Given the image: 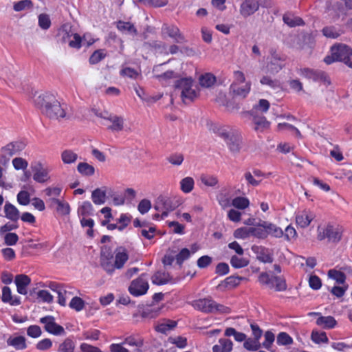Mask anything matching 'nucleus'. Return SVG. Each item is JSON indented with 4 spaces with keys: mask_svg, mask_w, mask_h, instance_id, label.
<instances>
[{
    "mask_svg": "<svg viewBox=\"0 0 352 352\" xmlns=\"http://www.w3.org/2000/svg\"><path fill=\"white\" fill-rule=\"evenodd\" d=\"M265 226L267 231V235L271 234L275 237H281L283 235V232L281 228L277 227L274 224L265 222Z\"/></svg>",
    "mask_w": 352,
    "mask_h": 352,
    "instance_id": "47",
    "label": "nucleus"
},
{
    "mask_svg": "<svg viewBox=\"0 0 352 352\" xmlns=\"http://www.w3.org/2000/svg\"><path fill=\"white\" fill-rule=\"evenodd\" d=\"M283 61L284 60L279 56L276 54L273 55L270 63V69L278 72L283 67Z\"/></svg>",
    "mask_w": 352,
    "mask_h": 352,
    "instance_id": "46",
    "label": "nucleus"
},
{
    "mask_svg": "<svg viewBox=\"0 0 352 352\" xmlns=\"http://www.w3.org/2000/svg\"><path fill=\"white\" fill-rule=\"evenodd\" d=\"M322 34L327 38H336L341 35L342 31L334 26H327L322 30Z\"/></svg>",
    "mask_w": 352,
    "mask_h": 352,
    "instance_id": "43",
    "label": "nucleus"
},
{
    "mask_svg": "<svg viewBox=\"0 0 352 352\" xmlns=\"http://www.w3.org/2000/svg\"><path fill=\"white\" fill-rule=\"evenodd\" d=\"M25 147V144L22 141L10 142L1 149L0 163L6 164L14 155L19 154Z\"/></svg>",
    "mask_w": 352,
    "mask_h": 352,
    "instance_id": "5",
    "label": "nucleus"
},
{
    "mask_svg": "<svg viewBox=\"0 0 352 352\" xmlns=\"http://www.w3.org/2000/svg\"><path fill=\"white\" fill-rule=\"evenodd\" d=\"M311 340L317 344L327 343L329 340L327 334L324 331H313L311 333Z\"/></svg>",
    "mask_w": 352,
    "mask_h": 352,
    "instance_id": "49",
    "label": "nucleus"
},
{
    "mask_svg": "<svg viewBox=\"0 0 352 352\" xmlns=\"http://www.w3.org/2000/svg\"><path fill=\"white\" fill-rule=\"evenodd\" d=\"M264 336L265 341L263 342L262 345L266 349L270 350L275 339L274 334L272 332L267 331L265 332Z\"/></svg>",
    "mask_w": 352,
    "mask_h": 352,
    "instance_id": "62",
    "label": "nucleus"
},
{
    "mask_svg": "<svg viewBox=\"0 0 352 352\" xmlns=\"http://www.w3.org/2000/svg\"><path fill=\"white\" fill-rule=\"evenodd\" d=\"M75 344L74 341L69 338H67L59 345L58 352H74Z\"/></svg>",
    "mask_w": 352,
    "mask_h": 352,
    "instance_id": "50",
    "label": "nucleus"
},
{
    "mask_svg": "<svg viewBox=\"0 0 352 352\" xmlns=\"http://www.w3.org/2000/svg\"><path fill=\"white\" fill-rule=\"evenodd\" d=\"M283 19L284 23L289 27H296L304 24V22L301 18L293 16L291 14H284Z\"/></svg>",
    "mask_w": 352,
    "mask_h": 352,
    "instance_id": "39",
    "label": "nucleus"
},
{
    "mask_svg": "<svg viewBox=\"0 0 352 352\" xmlns=\"http://www.w3.org/2000/svg\"><path fill=\"white\" fill-rule=\"evenodd\" d=\"M61 159L64 164L74 163L78 159V154L72 150H65L61 154Z\"/></svg>",
    "mask_w": 352,
    "mask_h": 352,
    "instance_id": "45",
    "label": "nucleus"
},
{
    "mask_svg": "<svg viewBox=\"0 0 352 352\" xmlns=\"http://www.w3.org/2000/svg\"><path fill=\"white\" fill-rule=\"evenodd\" d=\"M245 116L251 121L252 129L258 132L262 133L270 127V122L263 116L254 114L252 113H245Z\"/></svg>",
    "mask_w": 352,
    "mask_h": 352,
    "instance_id": "12",
    "label": "nucleus"
},
{
    "mask_svg": "<svg viewBox=\"0 0 352 352\" xmlns=\"http://www.w3.org/2000/svg\"><path fill=\"white\" fill-rule=\"evenodd\" d=\"M315 218V214L310 210H302L298 212L296 215V223L298 226L302 228H307Z\"/></svg>",
    "mask_w": 352,
    "mask_h": 352,
    "instance_id": "17",
    "label": "nucleus"
},
{
    "mask_svg": "<svg viewBox=\"0 0 352 352\" xmlns=\"http://www.w3.org/2000/svg\"><path fill=\"white\" fill-rule=\"evenodd\" d=\"M249 260L246 258L239 257L234 255L230 258L231 265L236 269L242 268L249 265Z\"/></svg>",
    "mask_w": 352,
    "mask_h": 352,
    "instance_id": "42",
    "label": "nucleus"
},
{
    "mask_svg": "<svg viewBox=\"0 0 352 352\" xmlns=\"http://www.w3.org/2000/svg\"><path fill=\"white\" fill-rule=\"evenodd\" d=\"M94 208L89 201H84L78 208V213L80 216H89L93 214Z\"/></svg>",
    "mask_w": 352,
    "mask_h": 352,
    "instance_id": "48",
    "label": "nucleus"
},
{
    "mask_svg": "<svg viewBox=\"0 0 352 352\" xmlns=\"http://www.w3.org/2000/svg\"><path fill=\"white\" fill-rule=\"evenodd\" d=\"M62 188L60 187H48L46 188L43 192L48 197L46 202L48 205L50 204L51 199H58V197L60 195Z\"/></svg>",
    "mask_w": 352,
    "mask_h": 352,
    "instance_id": "36",
    "label": "nucleus"
},
{
    "mask_svg": "<svg viewBox=\"0 0 352 352\" xmlns=\"http://www.w3.org/2000/svg\"><path fill=\"white\" fill-rule=\"evenodd\" d=\"M117 28L122 33L135 36L138 34L137 29L134 25L130 22L119 21L117 23Z\"/></svg>",
    "mask_w": 352,
    "mask_h": 352,
    "instance_id": "32",
    "label": "nucleus"
},
{
    "mask_svg": "<svg viewBox=\"0 0 352 352\" xmlns=\"http://www.w3.org/2000/svg\"><path fill=\"white\" fill-rule=\"evenodd\" d=\"M63 39L64 42L68 43L69 46L72 48L79 50L82 46V37L77 33L65 32L63 36Z\"/></svg>",
    "mask_w": 352,
    "mask_h": 352,
    "instance_id": "22",
    "label": "nucleus"
},
{
    "mask_svg": "<svg viewBox=\"0 0 352 352\" xmlns=\"http://www.w3.org/2000/svg\"><path fill=\"white\" fill-rule=\"evenodd\" d=\"M252 250L256 254V258L259 261L265 263L273 262V254L268 248L263 246L253 245Z\"/></svg>",
    "mask_w": 352,
    "mask_h": 352,
    "instance_id": "15",
    "label": "nucleus"
},
{
    "mask_svg": "<svg viewBox=\"0 0 352 352\" xmlns=\"http://www.w3.org/2000/svg\"><path fill=\"white\" fill-rule=\"evenodd\" d=\"M104 50H96L89 57V63L91 65H95L101 61L106 56Z\"/></svg>",
    "mask_w": 352,
    "mask_h": 352,
    "instance_id": "51",
    "label": "nucleus"
},
{
    "mask_svg": "<svg viewBox=\"0 0 352 352\" xmlns=\"http://www.w3.org/2000/svg\"><path fill=\"white\" fill-rule=\"evenodd\" d=\"M298 74L300 76L315 82H322L327 85H329L331 84V81L327 74L321 70L301 68L298 70Z\"/></svg>",
    "mask_w": 352,
    "mask_h": 352,
    "instance_id": "8",
    "label": "nucleus"
},
{
    "mask_svg": "<svg viewBox=\"0 0 352 352\" xmlns=\"http://www.w3.org/2000/svg\"><path fill=\"white\" fill-rule=\"evenodd\" d=\"M251 89V82H246L245 84L237 85L231 84L230 91L236 96H239L243 98H245L250 93Z\"/></svg>",
    "mask_w": 352,
    "mask_h": 352,
    "instance_id": "21",
    "label": "nucleus"
},
{
    "mask_svg": "<svg viewBox=\"0 0 352 352\" xmlns=\"http://www.w3.org/2000/svg\"><path fill=\"white\" fill-rule=\"evenodd\" d=\"M31 282L30 278L25 274H19L15 276L14 283L16 286L18 293L20 294L25 295L27 292V287Z\"/></svg>",
    "mask_w": 352,
    "mask_h": 352,
    "instance_id": "23",
    "label": "nucleus"
},
{
    "mask_svg": "<svg viewBox=\"0 0 352 352\" xmlns=\"http://www.w3.org/2000/svg\"><path fill=\"white\" fill-rule=\"evenodd\" d=\"M49 207L55 208L56 212L60 215L68 214L70 211L69 204L60 199H51Z\"/></svg>",
    "mask_w": 352,
    "mask_h": 352,
    "instance_id": "24",
    "label": "nucleus"
},
{
    "mask_svg": "<svg viewBox=\"0 0 352 352\" xmlns=\"http://www.w3.org/2000/svg\"><path fill=\"white\" fill-rule=\"evenodd\" d=\"M168 341L179 349H184L187 345V339L182 336L169 337Z\"/></svg>",
    "mask_w": 352,
    "mask_h": 352,
    "instance_id": "57",
    "label": "nucleus"
},
{
    "mask_svg": "<svg viewBox=\"0 0 352 352\" xmlns=\"http://www.w3.org/2000/svg\"><path fill=\"white\" fill-rule=\"evenodd\" d=\"M270 107V104L268 100L265 99H260L258 104H255L250 111L248 113H252L254 114H258V112L262 113H266Z\"/></svg>",
    "mask_w": 352,
    "mask_h": 352,
    "instance_id": "37",
    "label": "nucleus"
},
{
    "mask_svg": "<svg viewBox=\"0 0 352 352\" xmlns=\"http://www.w3.org/2000/svg\"><path fill=\"white\" fill-rule=\"evenodd\" d=\"M190 305L197 310L201 312L209 313H229L230 309L223 305L217 303L211 298H204L195 300Z\"/></svg>",
    "mask_w": 352,
    "mask_h": 352,
    "instance_id": "2",
    "label": "nucleus"
},
{
    "mask_svg": "<svg viewBox=\"0 0 352 352\" xmlns=\"http://www.w3.org/2000/svg\"><path fill=\"white\" fill-rule=\"evenodd\" d=\"M26 340L23 336H19L16 337L10 336L7 340V344L13 346L16 350H23L27 347Z\"/></svg>",
    "mask_w": 352,
    "mask_h": 352,
    "instance_id": "31",
    "label": "nucleus"
},
{
    "mask_svg": "<svg viewBox=\"0 0 352 352\" xmlns=\"http://www.w3.org/2000/svg\"><path fill=\"white\" fill-rule=\"evenodd\" d=\"M166 63H164L160 65H155L153 68L154 78H155L162 84L168 83L170 80L176 78L179 76V75L173 70L167 71L161 74H157L160 72V67Z\"/></svg>",
    "mask_w": 352,
    "mask_h": 352,
    "instance_id": "14",
    "label": "nucleus"
},
{
    "mask_svg": "<svg viewBox=\"0 0 352 352\" xmlns=\"http://www.w3.org/2000/svg\"><path fill=\"white\" fill-rule=\"evenodd\" d=\"M40 322L44 324V329L48 333L55 336H63L65 333L64 328L56 323L53 316H47L40 319Z\"/></svg>",
    "mask_w": 352,
    "mask_h": 352,
    "instance_id": "11",
    "label": "nucleus"
},
{
    "mask_svg": "<svg viewBox=\"0 0 352 352\" xmlns=\"http://www.w3.org/2000/svg\"><path fill=\"white\" fill-rule=\"evenodd\" d=\"M78 171L84 176H91L94 175L95 168L93 166L86 162H80L77 166Z\"/></svg>",
    "mask_w": 352,
    "mask_h": 352,
    "instance_id": "41",
    "label": "nucleus"
},
{
    "mask_svg": "<svg viewBox=\"0 0 352 352\" xmlns=\"http://www.w3.org/2000/svg\"><path fill=\"white\" fill-rule=\"evenodd\" d=\"M162 36L171 38L175 42L182 43L186 41L184 36L181 33L179 29L175 25L164 23L161 29Z\"/></svg>",
    "mask_w": 352,
    "mask_h": 352,
    "instance_id": "10",
    "label": "nucleus"
},
{
    "mask_svg": "<svg viewBox=\"0 0 352 352\" xmlns=\"http://www.w3.org/2000/svg\"><path fill=\"white\" fill-rule=\"evenodd\" d=\"M232 204L238 209H245L249 206L250 202L245 197H237L232 200Z\"/></svg>",
    "mask_w": 352,
    "mask_h": 352,
    "instance_id": "56",
    "label": "nucleus"
},
{
    "mask_svg": "<svg viewBox=\"0 0 352 352\" xmlns=\"http://www.w3.org/2000/svg\"><path fill=\"white\" fill-rule=\"evenodd\" d=\"M32 170L34 172L33 179L36 182L44 183L50 179L49 170L44 168L41 163H38L32 168Z\"/></svg>",
    "mask_w": 352,
    "mask_h": 352,
    "instance_id": "18",
    "label": "nucleus"
},
{
    "mask_svg": "<svg viewBox=\"0 0 352 352\" xmlns=\"http://www.w3.org/2000/svg\"><path fill=\"white\" fill-rule=\"evenodd\" d=\"M258 281L261 284L267 285L270 288L275 287L276 291H285L287 289V284L283 278L276 276H270L267 272H262L258 276Z\"/></svg>",
    "mask_w": 352,
    "mask_h": 352,
    "instance_id": "6",
    "label": "nucleus"
},
{
    "mask_svg": "<svg viewBox=\"0 0 352 352\" xmlns=\"http://www.w3.org/2000/svg\"><path fill=\"white\" fill-rule=\"evenodd\" d=\"M69 305L70 308L76 310V311H80L84 309L85 302L80 297L75 296L72 298Z\"/></svg>",
    "mask_w": 352,
    "mask_h": 352,
    "instance_id": "55",
    "label": "nucleus"
},
{
    "mask_svg": "<svg viewBox=\"0 0 352 352\" xmlns=\"http://www.w3.org/2000/svg\"><path fill=\"white\" fill-rule=\"evenodd\" d=\"M195 181L191 177H186L180 181V189L184 193H190L194 188Z\"/></svg>",
    "mask_w": 352,
    "mask_h": 352,
    "instance_id": "40",
    "label": "nucleus"
},
{
    "mask_svg": "<svg viewBox=\"0 0 352 352\" xmlns=\"http://www.w3.org/2000/svg\"><path fill=\"white\" fill-rule=\"evenodd\" d=\"M250 236H252L250 228H238L234 232V236L237 239H246Z\"/></svg>",
    "mask_w": 352,
    "mask_h": 352,
    "instance_id": "60",
    "label": "nucleus"
},
{
    "mask_svg": "<svg viewBox=\"0 0 352 352\" xmlns=\"http://www.w3.org/2000/svg\"><path fill=\"white\" fill-rule=\"evenodd\" d=\"M123 344L131 346H135V349L132 352H140V349L143 346V340L140 338L129 336L125 338Z\"/></svg>",
    "mask_w": 352,
    "mask_h": 352,
    "instance_id": "38",
    "label": "nucleus"
},
{
    "mask_svg": "<svg viewBox=\"0 0 352 352\" xmlns=\"http://www.w3.org/2000/svg\"><path fill=\"white\" fill-rule=\"evenodd\" d=\"M201 182L207 186H214L218 183V179L216 177L212 175H202L200 177Z\"/></svg>",
    "mask_w": 352,
    "mask_h": 352,
    "instance_id": "59",
    "label": "nucleus"
},
{
    "mask_svg": "<svg viewBox=\"0 0 352 352\" xmlns=\"http://www.w3.org/2000/svg\"><path fill=\"white\" fill-rule=\"evenodd\" d=\"M106 187L95 189L91 193V199L96 205H102L106 201Z\"/></svg>",
    "mask_w": 352,
    "mask_h": 352,
    "instance_id": "30",
    "label": "nucleus"
},
{
    "mask_svg": "<svg viewBox=\"0 0 352 352\" xmlns=\"http://www.w3.org/2000/svg\"><path fill=\"white\" fill-rule=\"evenodd\" d=\"M1 300L3 302L9 303L10 305L16 306L21 304L20 298L13 296L9 287L5 286L2 289Z\"/></svg>",
    "mask_w": 352,
    "mask_h": 352,
    "instance_id": "25",
    "label": "nucleus"
},
{
    "mask_svg": "<svg viewBox=\"0 0 352 352\" xmlns=\"http://www.w3.org/2000/svg\"><path fill=\"white\" fill-rule=\"evenodd\" d=\"M167 160L173 165L179 166L184 161V155L181 153H173L167 157Z\"/></svg>",
    "mask_w": 352,
    "mask_h": 352,
    "instance_id": "63",
    "label": "nucleus"
},
{
    "mask_svg": "<svg viewBox=\"0 0 352 352\" xmlns=\"http://www.w3.org/2000/svg\"><path fill=\"white\" fill-rule=\"evenodd\" d=\"M70 289L68 286L64 285L63 286V291L61 296H58V303L65 307L66 305V299L69 298L74 294V292L70 291Z\"/></svg>",
    "mask_w": 352,
    "mask_h": 352,
    "instance_id": "54",
    "label": "nucleus"
},
{
    "mask_svg": "<svg viewBox=\"0 0 352 352\" xmlns=\"http://www.w3.org/2000/svg\"><path fill=\"white\" fill-rule=\"evenodd\" d=\"M226 142L232 153H238L241 148L242 136L238 133H231V135Z\"/></svg>",
    "mask_w": 352,
    "mask_h": 352,
    "instance_id": "19",
    "label": "nucleus"
},
{
    "mask_svg": "<svg viewBox=\"0 0 352 352\" xmlns=\"http://www.w3.org/2000/svg\"><path fill=\"white\" fill-rule=\"evenodd\" d=\"M199 84L201 87H211L216 82V77L211 73H206L199 77Z\"/></svg>",
    "mask_w": 352,
    "mask_h": 352,
    "instance_id": "35",
    "label": "nucleus"
},
{
    "mask_svg": "<svg viewBox=\"0 0 352 352\" xmlns=\"http://www.w3.org/2000/svg\"><path fill=\"white\" fill-rule=\"evenodd\" d=\"M190 256V252L187 248H183L176 256L177 263L181 265L184 261Z\"/></svg>",
    "mask_w": 352,
    "mask_h": 352,
    "instance_id": "61",
    "label": "nucleus"
},
{
    "mask_svg": "<svg viewBox=\"0 0 352 352\" xmlns=\"http://www.w3.org/2000/svg\"><path fill=\"white\" fill-rule=\"evenodd\" d=\"M176 89L181 90V97L184 102L192 101L197 97V91L192 88V79L191 78H184L175 82Z\"/></svg>",
    "mask_w": 352,
    "mask_h": 352,
    "instance_id": "4",
    "label": "nucleus"
},
{
    "mask_svg": "<svg viewBox=\"0 0 352 352\" xmlns=\"http://www.w3.org/2000/svg\"><path fill=\"white\" fill-rule=\"evenodd\" d=\"M342 229L339 226L331 224L323 227L318 226L317 229V239L319 241L327 239L328 242L337 244L342 236Z\"/></svg>",
    "mask_w": 352,
    "mask_h": 352,
    "instance_id": "3",
    "label": "nucleus"
},
{
    "mask_svg": "<svg viewBox=\"0 0 352 352\" xmlns=\"http://www.w3.org/2000/svg\"><path fill=\"white\" fill-rule=\"evenodd\" d=\"M38 25L43 30H47L51 25V21L47 14H41L38 16Z\"/></svg>",
    "mask_w": 352,
    "mask_h": 352,
    "instance_id": "64",
    "label": "nucleus"
},
{
    "mask_svg": "<svg viewBox=\"0 0 352 352\" xmlns=\"http://www.w3.org/2000/svg\"><path fill=\"white\" fill-rule=\"evenodd\" d=\"M148 289V283L146 274H142L138 278L133 280L129 287V292L134 296L145 294Z\"/></svg>",
    "mask_w": 352,
    "mask_h": 352,
    "instance_id": "9",
    "label": "nucleus"
},
{
    "mask_svg": "<svg viewBox=\"0 0 352 352\" xmlns=\"http://www.w3.org/2000/svg\"><path fill=\"white\" fill-rule=\"evenodd\" d=\"M232 342L227 338H221L212 347L213 352H230L232 349Z\"/></svg>",
    "mask_w": 352,
    "mask_h": 352,
    "instance_id": "29",
    "label": "nucleus"
},
{
    "mask_svg": "<svg viewBox=\"0 0 352 352\" xmlns=\"http://www.w3.org/2000/svg\"><path fill=\"white\" fill-rule=\"evenodd\" d=\"M177 326V322L169 319L160 320L155 327L156 331L162 333H167Z\"/></svg>",
    "mask_w": 352,
    "mask_h": 352,
    "instance_id": "26",
    "label": "nucleus"
},
{
    "mask_svg": "<svg viewBox=\"0 0 352 352\" xmlns=\"http://www.w3.org/2000/svg\"><path fill=\"white\" fill-rule=\"evenodd\" d=\"M259 8L258 0H245L240 6V14L243 17L253 14Z\"/></svg>",
    "mask_w": 352,
    "mask_h": 352,
    "instance_id": "16",
    "label": "nucleus"
},
{
    "mask_svg": "<svg viewBox=\"0 0 352 352\" xmlns=\"http://www.w3.org/2000/svg\"><path fill=\"white\" fill-rule=\"evenodd\" d=\"M252 236L258 239H265L267 236V231L265 226V222L256 228H250Z\"/></svg>",
    "mask_w": 352,
    "mask_h": 352,
    "instance_id": "44",
    "label": "nucleus"
},
{
    "mask_svg": "<svg viewBox=\"0 0 352 352\" xmlns=\"http://www.w3.org/2000/svg\"><path fill=\"white\" fill-rule=\"evenodd\" d=\"M5 217L12 221H17L20 217L19 210L12 204L6 202L4 206Z\"/></svg>",
    "mask_w": 352,
    "mask_h": 352,
    "instance_id": "28",
    "label": "nucleus"
},
{
    "mask_svg": "<svg viewBox=\"0 0 352 352\" xmlns=\"http://www.w3.org/2000/svg\"><path fill=\"white\" fill-rule=\"evenodd\" d=\"M309 316L316 315L319 316L316 320V324L324 329H333L337 324L336 319L331 316H322L318 312H311L309 314Z\"/></svg>",
    "mask_w": 352,
    "mask_h": 352,
    "instance_id": "20",
    "label": "nucleus"
},
{
    "mask_svg": "<svg viewBox=\"0 0 352 352\" xmlns=\"http://www.w3.org/2000/svg\"><path fill=\"white\" fill-rule=\"evenodd\" d=\"M33 102L42 113L50 120H69L73 116L72 108L66 103L58 101L54 94L50 92H36Z\"/></svg>",
    "mask_w": 352,
    "mask_h": 352,
    "instance_id": "1",
    "label": "nucleus"
},
{
    "mask_svg": "<svg viewBox=\"0 0 352 352\" xmlns=\"http://www.w3.org/2000/svg\"><path fill=\"white\" fill-rule=\"evenodd\" d=\"M177 204L175 203L171 199L164 196H160L156 200L155 209L157 210H162V218L168 215L170 211H173L177 207Z\"/></svg>",
    "mask_w": 352,
    "mask_h": 352,
    "instance_id": "13",
    "label": "nucleus"
},
{
    "mask_svg": "<svg viewBox=\"0 0 352 352\" xmlns=\"http://www.w3.org/2000/svg\"><path fill=\"white\" fill-rule=\"evenodd\" d=\"M128 259L129 256L126 250L122 247L118 248L116 250L115 267L117 269L122 268Z\"/></svg>",
    "mask_w": 352,
    "mask_h": 352,
    "instance_id": "27",
    "label": "nucleus"
},
{
    "mask_svg": "<svg viewBox=\"0 0 352 352\" xmlns=\"http://www.w3.org/2000/svg\"><path fill=\"white\" fill-rule=\"evenodd\" d=\"M276 342L278 345H289L292 344L293 339L285 332H280L278 334Z\"/></svg>",
    "mask_w": 352,
    "mask_h": 352,
    "instance_id": "52",
    "label": "nucleus"
},
{
    "mask_svg": "<svg viewBox=\"0 0 352 352\" xmlns=\"http://www.w3.org/2000/svg\"><path fill=\"white\" fill-rule=\"evenodd\" d=\"M328 276L335 280L338 284L344 283L346 279V276L344 273L336 270H330L328 272Z\"/></svg>",
    "mask_w": 352,
    "mask_h": 352,
    "instance_id": "53",
    "label": "nucleus"
},
{
    "mask_svg": "<svg viewBox=\"0 0 352 352\" xmlns=\"http://www.w3.org/2000/svg\"><path fill=\"white\" fill-rule=\"evenodd\" d=\"M333 58L336 61L344 62L350 68H352V49L344 44H339L331 47Z\"/></svg>",
    "mask_w": 352,
    "mask_h": 352,
    "instance_id": "7",
    "label": "nucleus"
},
{
    "mask_svg": "<svg viewBox=\"0 0 352 352\" xmlns=\"http://www.w3.org/2000/svg\"><path fill=\"white\" fill-rule=\"evenodd\" d=\"M170 280V276L168 273L160 271L155 272L151 278L152 283L157 285L166 284Z\"/></svg>",
    "mask_w": 352,
    "mask_h": 352,
    "instance_id": "33",
    "label": "nucleus"
},
{
    "mask_svg": "<svg viewBox=\"0 0 352 352\" xmlns=\"http://www.w3.org/2000/svg\"><path fill=\"white\" fill-rule=\"evenodd\" d=\"M243 346L248 351H257L261 347V344L258 340L256 339H248L245 340Z\"/></svg>",
    "mask_w": 352,
    "mask_h": 352,
    "instance_id": "58",
    "label": "nucleus"
},
{
    "mask_svg": "<svg viewBox=\"0 0 352 352\" xmlns=\"http://www.w3.org/2000/svg\"><path fill=\"white\" fill-rule=\"evenodd\" d=\"M107 120L112 123L109 129L113 131H120L123 129L124 120L122 117L110 114L107 118Z\"/></svg>",
    "mask_w": 352,
    "mask_h": 352,
    "instance_id": "34",
    "label": "nucleus"
}]
</instances>
